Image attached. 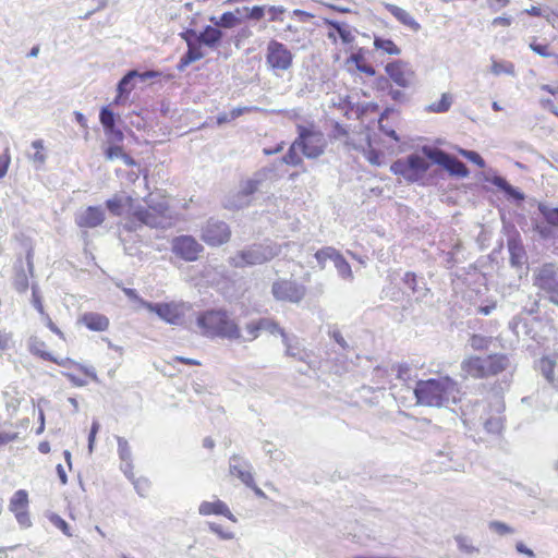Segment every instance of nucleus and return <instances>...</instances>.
I'll list each match as a JSON object with an SVG mask.
<instances>
[{"label": "nucleus", "instance_id": "5", "mask_svg": "<svg viewBox=\"0 0 558 558\" xmlns=\"http://www.w3.org/2000/svg\"><path fill=\"white\" fill-rule=\"evenodd\" d=\"M296 147L307 158L319 157L325 149L326 140L322 131H319L313 123L306 125L298 124Z\"/></svg>", "mask_w": 558, "mask_h": 558}, {"label": "nucleus", "instance_id": "25", "mask_svg": "<svg viewBox=\"0 0 558 558\" xmlns=\"http://www.w3.org/2000/svg\"><path fill=\"white\" fill-rule=\"evenodd\" d=\"M281 340L286 343L287 345V355L288 356H291V357H295L298 359L299 361L301 362H304L305 363V366L303 367H300V372L301 373H305L308 368L312 367V362L311 361H307V359L310 357L308 353L302 349L299 343L296 342L295 344H292L289 339L286 337V335L283 333V331L281 330Z\"/></svg>", "mask_w": 558, "mask_h": 558}, {"label": "nucleus", "instance_id": "21", "mask_svg": "<svg viewBox=\"0 0 558 558\" xmlns=\"http://www.w3.org/2000/svg\"><path fill=\"white\" fill-rule=\"evenodd\" d=\"M508 251L510 254V264L512 267H521L526 263V252L519 239V235L510 236L507 241Z\"/></svg>", "mask_w": 558, "mask_h": 558}, {"label": "nucleus", "instance_id": "13", "mask_svg": "<svg viewBox=\"0 0 558 558\" xmlns=\"http://www.w3.org/2000/svg\"><path fill=\"white\" fill-rule=\"evenodd\" d=\"M272 257V252L263 245H253L238 252L229 260L230 265L236 268L263 264Z\"/></svg>", "mask_w": 558, "mask_h": 558}, {"label": "nucleus", "instance_id": "53", "mask_svg": "<svg viewBox=\"0 0 558 558\" xmlns=\"http://www.w3.org/2000/svg\"><path fill=\"white\" fill-rule=\"evenodd\" d=\"M123 154H124V149L119 144H117V145H109L105 149V156H106V158L108 160H112L114 158H121Z\"/></svg>", "mask_w": 558, "mask_h": 558}, {"label": "nucleus", "instance_id": "33", "mask_svg": "<svg viewBox=\"0 0 558 558\" xmlns=\"http://www.w3.org/2000/svg\"><path fill=\"white\" fill-rule=\"evenodd\" d=\"M222 33L216 27L207 26L197 37L198 41L208 47H215L221 39Z\"/></svg>", "mask_w": 558, "mask_h": 558}, {"label": "nucleus", "instance_id": "3", "mask_svg": "<svg viewBox=\"0 0 558 558\" xmlns=\"http://www.w3.org/2000/svg\"><path fill=\"white\" fill-rule=\"evenodd\" d=\"M505 403L499 397L490 402L489 410L475 403L471 407L461 408V418L469 432H478L483 428L487 434L499 436L505 428Z\"/></svg>", "mask_w": 558, "mask_h": 558}, {"label": "nucleus", "instance_id": "56", "mask_svg": "<svg viewBox=\"0 0 558 558\" xmlns=\"http://www.w3.org/2000/svg\"><path fill=\"white\" fill-rule=\"evenodd\" d=\"M118 451L122 460H128L131 457V450L128 441L124 438H118Z\"/></svg>", "mask_w": 558, "mask_h": 558}, {"label": "nucleus", "instance_id": "26", "mask_svg": "<svg viewBox=\"0 0 558 558\" xmlns=\"http://www.w3.org/2000/svg\"><path fill=\"white\" fill-rule=\"evenodd\" d=\"M187 40V52L181 58L179 69H184L190 63L197 61L204 57V52L202 50V43L196 38L195 40Z\"/></svg>", "mask_w": 558, "mask_h": 558}, {"label": "nucleus", "instance_id": "63", "mask_svg": "<svg viewBox=\"0 0 558 558\" xmlns=\"http://www.w3.org/2000/svg\"><path fill=\"white\" fill-rule=\"evenodd\" d=\"M210 530L213 532L217 533L218 535H220V537L223 538V539H231V538H233V533L230 532V531H223L219 524L211 523L210 524Z\"/></svg>", "mask_w": 558, "mask_h": 558}, {"label": "nucleus", "instance_id": "36", "mask_svg": "<svg viewBox=\"0 0 558 558\" xmlns=\"http://www.w3.org/2000/svg\"><path fill=\"white\" fill-rule=\"evenodd\" d=\"M240 14V9H236L235 12H225L218 21L215 22L217 26L231 28L239 25L242 20L238 15Z\"/></svg>", "mask_w": 558, "mask_h": 558}, {"label": "nucleus", "instance_id": "6", "mask_svg": "<svg viewBox=\"0 0 558 558\" xmlns=\"http://www.w3.org/2000/svg\"><path fill=\"white\" fill-rule=\"evenodd\" d=\"M428 169L429 163L417 154H411L407 158L398 159L390 166L393 174L401 175L410 183L422 180Z\"/></svg>", "mask_w": 558, "mask_h": 558}, {"label": "nucleus", "instance_id": "37", "mask_svg": "<svg viewBox=\"0 0 558 558\" xmlns=\"http://www.w3.org/2000/svg\"><path fill=\"white\" fill-rule=\"evenodd\" d=\"M338 253L339 252L336 248H333L331 246H326V247H323L322 250H318L314 256L317 260L319 268L324 269L326 267V262L328 259L333 262L336 258V255H338Z\"/></svg>", "mask_w": 558, "mask_h": 558}, {"label": "nucleus", "instance_id": "7", "mask_svg": "<svg viewBox=\"0 0 558 558\" xmlns=\"http://www.w3.org/2000/svg\"><path fill=\"white\" fill-rule=\"evenodd\" d=\"M57 365L63 367L62 376L74 387H84L97 383L98 376L93 366L81 364L70 357H60Z\"/></svg>", "mask_w": 558, "mask_h": 558}, {"label": "nucleus", "instance_id": "28", "mask_svg": "<svg viewBox=\"0 0 558 558\" xmlns=\"http://www.w3.org/2000/svg\"><path fill=\"white\" fill-rule=\"evenodd\" d=\"M385 7L403 25L409 26L413 31L420 29V24L413 19V16L410 13H408L402 8H399L391 3H387Z\"/></svg>", "mask_w": 558, "mask_h": 558}, {"label": "nucleus", "instance_id": "38", "mask_svg": "<svg viewBox=\"0 0 558 558\" xmlns=\"http://www.w3.org/2000/svg\"><path fill=\"white\" fill-rule=\"evenodd\" d=\"M253 108L250 107H239L232 109L230 112H223L217 117V123L219 125L231 122L236 118L241 117L244 113L251 112Z\"/></svg>", "mask_w": 558, "mask_h": 558}, {"label": "nucleus", "instance_id": "59", "mask_svg": "<svg viewBox=\"0 0 558 558\" xmlns=\"http://www.w3.org/2000/svg\"><path fill=\"white\" fill-rule=\"evenodd\" d=\"M328 333L343 350H348L350 348L349 343L345 341V339L342 337L341 332L337 328L329 330Z\"/></svg>", "mask_w": 558, "mask_h": 558}, {"label": "nucleus", "instance_id": "61", "mask_svg": "<svg viewBox=\"0 0 558 558\" xmlns=\"http://www.w3.org/2000/svg\"><path fill=\"white\" fill-rule=\"evenodd\" d=\"M99 428H100L99 423L97 421H94L92 424L90 430H89V435H88V448H89L90 452L93 450L96 435L99 432Z\"/></svg>", "mask_w": 558, "mask_h": 558}, {"label": "nucleus", "instance_id": "49", "mask_svg": "<svg viewBox=\"0 0 558 558\" xmlns=\"http://www.w3.org/2000/svg\"><path fill=\"white\" fill-rule=\"evenodd\" d=\"M489 529L494 532H496L497 534L499 535H506V534H513L514 533V529L511 527L510 525L504 523V522H500V521H492L489 523Z\"/></svg>", "mask_w": 558, "mask_h": 558}, {"label": "nucleus", "instance_id": "35", "mask_svg": "<svg viewBox=\"0 0 558 558\" xmlns=\"http://www.w3.org/2000/svg\"><path fill=\"white\" fill-rule=\"evenodd\" d=\"M452 102V96L448 93H444L439 101L433 102L426 107V111L435 113H445L450 109Z\"/></svg>", "mask_w": 558, "mask_h": 558}, {"label": "nucleus", "instance_id": "18", "mask_svg": "<svg viewBox=\"0 0 558 558\" xmlns=\"http://www.w3.org/2000/svg\"><path fill=\"white\" fill-rule=\"evenodd\" d=\"M105 220V214L98 206H88L76 217V225L80 228H96Z\"/></svg>", "mask_w": 558, "mask_h": 558}, {"label": "nucleus", "instance_id": "45", "mask_svg": "<svg viewBox=\"0 0 558 558\" xmlns=\"http://www.w3.org/2000/svg\"><path fill=\"white\" fill-rule=\"evenodd\" d=\"M539 368L543 376L550 383L554 384V369L555 363L549 359H542L539 362Z\"/></svg>", "mask_w": 558, "mask_h": 558}, {"label": "nucleus", "instance_id": "39", "mask_svg": "<svg viewBox=\"0 0 558 558\" xmlns=\"http://www.w3.org/2000/svg\"><path fill=\"white\" fill-rule=\"evenodd\" d=\"M326 24L331 26L338 33L339 37L344 44H350L353 41L354 37L352 33L348 28H345L341 23L337 21L326 20Z\"/></svg>", "mask_w": 558, "mask_h": 558}, {"label": "nucleus", "instance_id": "8", "mask_svg": "<svg viewBox=\"0 0 558 558\" xmlns=\"http://www.w3.org/2000/svg\"><path fill=\"white\" fill-rule=\"evenodd\" d=\"M534 286L558 306V267L555 264L546 263L534 271Z\"/></svg>", "mask_w": 558, "mask_h": 558}, {"label": "nucleus", "instance_id": "9", "mask_svg": "<svg viewBox=\"0 0 558 558\" xmlns=\"http://www.w3.org/2000/svg\"><path fill=\"white\" fill-rule=\"evenodd\" d=\"M421 150L426 158L432 160L434 163L441 166L451 175L459 178H466L469 175L466 166L458 158L447 154L446 151L427 145L423 146Z\"/></svg>", "mask_w": 558, "mask_h": 558}, {"label": "nucleus", "instance_id": "2", "mask_svg": "<svg viewBox=\"0 0 558 558\" xmlns=\"http://www.w3.org/2000/svg\"><path fill=\"white\" fill-rule=\"evenodd\" d=\"M414 395L417 404L425 407L448 408L461 401L460 385L447 375L418 380Z\"/></svg>", "mask_w": 558, "mask_h": 558}, {"label": "nucleus", "instance_id": "32", "mask_svg": "<svg viewBox=\"0 0 558 558\" xmlns=\"http://www.w3.org/2000/svg\"><path fill=\"white\" fill-rule=\"evenodd\" d=\"M404 284L417 294V299H424L429 293V289L425 284L420 286L416 275L414 272H407L403 278Z\"/></svg>", "mask_w": 558, "mask_h": 558}, {"label": "nucleus", "instance_id": "20", "mask_svg": "<svg viewBox=\"0 0 558 558\" xmlns=\"http://www.w3.org/2000/svg\"><path fill=\"white\" fill-rule=\"evenodd\" d=\"M78 322L92 331H106L109 328V318L99 313L87 312L81 315Z\"/></svg>", "mask_w": 558, "mask_h": 558}, {"label": "nucleus", "instance_id": "4", "mask_svg": "<svg viewBox=\"0 0 558 558\" xmlns=\"http://www.w3.org/2000/svg\"><path fill=\"white\" fill-rule=\"evenodd\" d=\"M196 331L209 339H242L239 324L230 317L225 308H210L198 312L195 318Z\"/></svg>", "mask_w": 558, "mask_h": 558}, {"label": "nucleus", "instance_id": "64", "mask_svg": "<svg viewBox=\"0 0 558 558\" xmlns=\"http://www.w3.org/2000/svg\"><path fill=\"white\" fill-rule=\"evenodd\" d=\"M515 550L519 554H523V555L527 556L529 558H534L535 557L534 551L532 549H530L529 547H526L525 544H523L522 542H518L515 544Z\"/></svg>", "mask_w": 558, "mask_h": 558}, {"label": "nucleus", "instance_id": "14", "mask_svg": "<svg viewBox=\"0 0 558 558\" xmlns=\"http://www.w3.org/2000/svg\"><path fill=\"white\" fill-rule=\"evenodd\" d=\"M9 510L14 514L21 526H31L29 497L25 489H19L12 495L9 502Z\"/></svg>", "mask_w": 558, "mask_h": 558}, {"label": "nucleus", "instance_id": "24", "mask_svg": "<svg viewBox=\"0 0 558 558\" xmlns=\"http://www.w3.org/2000/svg\"><path fill=\"white\" fill-rule=\"evenodd\" d=\"M306 289L295 281L281 282V300L299 303L305 295Z\"/></svg>", "mask_w": 558, "mask_h": 558}, {"label": "nucleus", "instance_id": "52", "mask_svg": "<svg viewBox=\"0 0 558 558\" xmlns=\"http://www.w3.org/2000/svg\"><path fill=\"white\" fill-rule=\"evenodd\" d=\"M134 486H135L137 493L141 496L145 497L149 494L151 484L147 478L140 477L134 481Z\"/></svg>", "mask_w": 558, "mask_h": 558}, {"label": "nucleus", "instance_id": "29", "mask_svg": "<svg viewBox=\"0 0 558 558\" xmlns=\"http://www.w3.org/2000/svg\"><path fill=\"white\" fill-rule=\"evenodd\" d=\"M100 122L107 132L113 136V141L121 143L123 141V133L120 130H114V114L108 108H102L100 111Z\"/></svg>", "mask_w": 558, "mask_h": 558}, {"label": "nucleus", "instance_id": "16", "mask_svg": "<svg viewBox=\"0 0 558 558\" xmlns=\"http://www.w3.org/2000/svg\"><path fill=\"white\" fill-rule=\"evenodd\" d=\"M386 73L400 87L407 88L412 85L413 72L405 68L402 61H393L386 65Z\"/></svg>", "mask_w": 558, "mask_h": 558}, {"label": "nucleus", "instance_id": "60", "mask_svg": "<svg viewBox=\"0 0 558 558\" xmlns=\"http://www.w3.org/2000/svg\"><path fill=\"white\" fill-rule=\"evenodd\" d=\"M530 48L535 52L537 53L538 56L541 57H545V58H548L550 56H553L549 51H548V47L547 45H541V44H536V43H531L530 44Z\"/></svg>", "mask_w": 558, "mask_h": 558}, {"label": "nucleus", "instance_id": "51", "mask_svg": "<svg viewBox=\"0 0 558 558\" xmlns=\"http://www.w3.org/2000/svg\"><path fill=\"white\" fill-rule=\"evenodd\" d=\"M492 342V339L490 338H487V337H484V336H480V335H474L471 340H470V344L471 347L474 349V350H484V349H487L488 348V344Z\"/></svg>", "mask_w": 558, "mask_h": 558}, {"label": "nucleus", "instance_id": "15", "mask_svg": "<svg viewBox=\"0 0 558 558\" xmlns=\"http://www.w3.org/2000/svg\"><path fill=\"white\" fill-rule=\"evenodd\" d=\"M229 471L232 476L239 478L246 486L254 488L257 494H260V490L254 486L252 468L244 459L233 456L230 460Z\"/></svg>", "mask_w": 558, "mask_h": 558}, {"label": "nucleus", "instance_id": "31", "mask_svg": "<svg viewBox=\"0 0 558 558\" xmlns=\"http://www.w3.org/2000/svg\"><path fill=\"white\" fill-rule=\"evenodd\" d=\"M492 60V65H490V73L496 75V76H499L501 74H506V75H509V76H515V68H514V64L510 61H505V60H497L495 59L494 57L490 58Z\"/></svg>", "mask_w": 558, "mask_h": 558}, {"label": "nucleus", "instance_id": "23", "mask_svg": "<svg viewBox=\"0 0 558 558\" xmlns=\"http://www.w3.org/2000/svg\"><path fill=\"white\" fill-rule=\"evenodd\" d=\"M461 371L464 377H486L485 357H470L461 363Z\"/></svg>", "mask_w": 558, "mask_h": 558}, {"label": "nucleus", "instance_id": "1", "mask_svg": "<svg viewBox=\"0 0 558 558\" xmlns=\"http://www.w3.org/2000/svg\"><path fill=\"white\" fill-rule=\"evenodd\" d=\"M106 207L111 215L123 217L125 228L130 231L143 226L163 228L172 219L170 205L166 199L157 203L146 202V206H143L130 195L114 194L106 201Z\"/></svg>", "mask_w": 558, "mask_h": 558}, {"label": "nucleus", "instance_id": "54", "mask_svg": "<svg viewBox=\"0 0 558 558\" xmlns=\"http://www.w3.org/2000/svg\"><path fill=\"white\" fill-rule=\"evenodd\" d=\"M10 162V151L9 148H5V150L0 155V179H2L7 174Z\"/></svg>", "mask_w": 558, "mask_h": 558}, {"label": "nucleus", "instance_id": "27", "mask_svg": "<svg viewBox=\"0 0 558 558\" xmlns=\"http://www.w3.org/2000/svg\"><path fill=\"white\" fill-rule=\"evenodd\" d=\"M508 359L501 354L485 357L486 377L497 375L508 366Z\"/></svg>", "mask_w": 558, "mask_h": 558}, {"label": "nucleus", "instance_id": "11", "mask_svg": "<svg viewBox=\"0 0 558 558\" xmlns=\"http://www.w3.org/2000/svg\"><path fill=\"white\" fill-rule=\"evenodd\" d=\"M172 253L184 262H195L204 251V246L192 235H178L171 240Z\"/></svg>", "mask_w": 558, "mask_h": 558}, {"label": "nucleus", "instance_id": "41", "mask_svg": "<svg viewBox=\"0 0 558 558\" xmlns=\"http://www.w3.org/2000/svg\"><path fill=\"white\" fill-rule=\"evenodd\" d=\"M538 210L549 225L558 227V208H550L541 203L538 204Z\"/></svg>", "mask_w": 558, "mask_h": 558}, {"label": "nucleus", "instance_id": "44", "mask_svg": "<svg viewBox=\"0 0 558 558\" xmlns=\"http://www.w3.org/2000/svg\"><path fill=\"white\" fill-rule=\"evenodd\" d=\"M454 539L457 542L459 549L464 551L465 554L472 555L478 553V548L472 545L469 537L464 535H457Z\"/></svg>", "mask_w": 558, "mask_h": 558}, {"label": "nucleus", "instance_id": "48", "mask_svg": "<svg viewBox=\"0 0 558 558\" xmlns=\"http://www.w3.org/2000/svg\"><path fill=\"white\" fill-rule=\"evenodd\" d=\"M50 522L57 527L59 529L60 531H62V533L69 537L73 536L72 532H71V529L69 526V524L65 522V520H63L61 517L57 515V514H52L50 517Z\"/></svg>", "mask_w": 558, "mask_h": 558}, {"label": "nucleus", "instance_id": "43", "mask_svg": "<svg viewBox=\"0 0 558 558\" xmlns=\"http://www.w3.org/2000/svg\"><path fill=\"white\" fill-rule=\"evenodd\" d=\"M300 153L301 151H300L299 147H296V142L294 141L291 144L289 151L287 153V155L283 158H281V160L284 161L286 163H289L292 166H298L302 162V157H301Z\"/></svg>", "mask_w": 558, "mask_h": 558}, {"label": "nucleus", "instance_id": "12", "mask_svg": "<svg viewBox=\"0 0 558 558\" xmlns=\"http://www.w3.org/2000/svg\"><path fill=\"white\" fill-rule=\"evenodd\" d=\"M201 238L209 246H220L229 242L231 230L225 221L210 218L202 227Z\"/></svg>", "mask_w": 558, "mask_h": 558}, {"label": "nucleus", "instance_id": "22", "mask_svg": "<svg viewBox=\"0 0 558 558\" xmlns=\"http://www.w3.org/2000/svg\"><path fill=\"white\" fill-rule=\"evenodd\" d=\"M198 510L202 515H223L229 520L235 522V518L230 511L229 507L219 499H216L214 501H203L199 505Z\"/></svg>", "mask_w": 558, "mask_h": 558}, {"label": "nucleus", "instance_id": "55", "mask_svg": "<svg viewBox=\"0 0 558 558\" xmlns=\"http://www.w3.org/2000/svg\"><path fill=\"white\" fill-rule=\"evenodd\" d=\"M32 146L36 149V153L33 156L34 161L43 163L46 160V156L44 154V143L41 140L34 141Z\"/></svg>", "mask_w": 558, "mask_h": 558}, {"label": "nucleus", "instance_id": "17", "mask_svg": "<svg viewBox=\"0 0 558 558\" xmlns=\"http://www.w3.org/2000/svg\"><path fill=\"white\" fill-rule=\"evenodd\" d=\"M156 76H158V73L155 71H147L144 73H140L135 70L129 71L118 84V96L116 102H118L122 97H128L134 89L135 86L133 84V80L135 77H140L141 80L145 81Z\"/></svg>", "mask_w": 558, "mask_h": 558}, {"label": "nucleus", "instance_id": "47", "mask_svg": "<svg viewBox=\"0 0 558 558\" xmlns=\"http://www.w3.org/2000/svg\"><path fill=\"white\" fill-rule=\"evenodd\" d=\"M459 154L462 155L464 158L470 160L471 162L475 163L480 168H485L486 163L485 160L481 157L480 154H477L474 150H466V149H459Z\"/></svg>", "mask_w": 558, "mask_h": 558}, {"label": "nucleus", "instance_id": "42", "mask_svg": "<svg viewBox=\"0 0 558 558\" xmlns=\"http://www.w3.org/2000/svg\"><path fill=\"white\" fill-rule=\"evenodd\" d=\"M374 46L377 49H381V50L386 51L388 54L397 56L400 53V49L390 39H384V38L376 37L374 40Z\"/></svg>", "mask_w": 558, "mask_h": 558}, {"label": "nucleus", "instance_id": "58", "mask_svg": "<svg viewBox=\"0 0 558 558\" xmlns=\"http://www.w3.org/2000/svg\"><path fill=\"white\" fill-rule=\"evenodd\" d=\"M243 10L246 12L245 16L252 20H260L265 15L263 7L244 8Z\"/></svg>", "mask_w": 558, "mask_h": 558}, {"label": "nucleus", "instance_id": "40", "mask_svg": "<svg viewBox=\"0 0 558 558\" xmlns=\"http://www.w3.org/2000/svg\"><path fill=\"white\" fill-rule=\"evenodd\" d=\"M268 328V323L265 319H260L259 322L248 324L246 326L247 336L243 338L244 341H253L259 335L262 329Z\"/></svg>", "mask_w": 558, "mask_h": 558}, {"label": "nucleus", "instance_id": "30", "mask_svg": "<svg viewBox=\"0 0 558 558\" xmlns=\"http://www.w3.org/2000/svg\"><path fill=\"white\" fill-rule=\"evenodd\" d=\"M492 183L504 191L509 197L518 202H522L524 199V194L509 184L505 178L497 175L492 180Z\"/></svg>", "mask_w": 558, "mask_h": 558}, {"label": "nucleus", "instance_id": "10", "mask_svg": "<svg viewBox=\"0 0 558 558\" xmlns=\"http://www.w3.org/2000/svg\"><path fill=\"white\" fill-rule=\"evenodd\" d=\"M145 306L171 325L181 324L186 312L191 310V305L184 302L145 303Z\"/></svg>", "mask_w": 558, "mask_h": 558}, {"label": "nucleus", "instance_id": "19", "mask_svg": "<svg viewBox=\"0 0 558 558\" xmlns=\"http://www.w3.org/2000/svg\"><path fill=\"white\" fill-rule=\"evenodd\" d=\"M28 350L33 355L53 364H57V361L60 359V356L54 354L45 340L36 336L29 339Z\"/></svg>", "mask_w": 558, "mask_h": 558}, {"label": "nucleus", "instance_id": "50", "mask_svg": "<svg viewBox=\"0 0 558 558\" xmlns=\"http://www.w3.org/2000/svg\"><path fill=\"white\" fill-rule=\"evenodd\" d=\"M19 438V433L0 427V447L7 446Z\"/></svg>", "mask_w": 558, "mask_h": 558}, {"label": "nucleus", "instance_id": "34", "mask_svg": "<svg viewBox=\"0 0 558 558\" xmlns=\"http://www.w3.org/2000/svg\"><path fill=\"white\" fill-rule=\"evenodd\" d=\"M333 265L338 271V275L343 279V280H348V281H352L354 276H353V272H352V269H351V266L350 264L345 260V258L340 254L338 253V255H336V258L333 260Z\"/></svg>", "mask_w": 558, "mask_h": 558}, {"label": "nucleus", "instance_id": "46", "mask_svg": "<svg viewBox=\"0 0 558 558\" xmlns=\"http://www.w3.org/2000/svg\"><path fill=\"white\" fill-rule=\"evenodd\" d=\"M267 62L275 69L279 66V43L272 40L268 46Z\"/></svg>", "mask_w": 558, "mask_h": 558}, {"label": "nucleus", "instance_id": "57", "mask_svg": "<svg viewBox=\"0 0 558 558\" xmlns=\"http://www.w3.org/2000/svg\"><path fill=\"white\" fill-rule=\"evenodd\" d=\"M258 184L256 180H246L241 187V193L245 196L252 195L258 190Z\"/></svg>", "mask_w": 558, "mask_h": 558}, {"label": "nucleus", "instance_id": "62", "mask_svg": "<svg viewBox=\"0 0 558 558\" xmlns=\"http://www.w3.org/2000/svg\"><path fill=\"white\" fill-rule=\"evenodd\" d=\"M292 54L281 45V70H286L291 65Z\"/></svg>", "mask_w": 558, "mask_h": 558}]
</instances>
